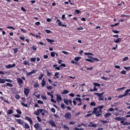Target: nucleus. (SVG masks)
I'll return each mask as SVG.
<instances>
[{"instance_id": "obj_43", "label": "nucleus", "mask_w": 130, "mask_h": 130, "mask_svg": "<svg viewBox=\"0 0 130 130\" xmlns=\"http://www.w3.org/2000/svg\"><path fill=\"white\" fill-rule=\"evenodd\" d=\"M127 115L125 116V118H128V117H130V111L127 113Z\"/></svg>"}, {"instance_id": "obj_38", "label": "nucleus", "mask_w": 130, "mask_h": 130, "mask_svg": "<svg viewBox=\"0 0 130 130\" xmlns=\"http://www.w3.org/2000/svg\"><path fill=\"white\" fill-rule=\"evenodd\" d=\"M119 25V22L116 23L114 24L111 25V27H115V26H118Z\"/></svg>"}, {"instance_id": "obj_33", "label": "nucleus", "mask_w": 130, "mask_h": 130, "mask_svg": "<svg viewBox=\"0 0 130 130\" xmlns=\"http://www.w3.org/2000/svg\"><path fill=\"white\" fill-rule=\"evenodd\" d=\"M67 66H66V64L64 63H61V64L59 65V68H66Z\"/></svg>"}, {"instance_id": "obj_29", "label": "nucleus", "mask_w": 130, "mask_h": 130, "mask_svg": "<svg viewBox=\"0 0 130 130\" xmlns=\"http://www.w3.org/2000/svg\"><path fill=\"white\" fill-rule=\"evenodd\" d=\"M101 78L103 80H105V81H109V78L105 77L104 76L102 77Z\"/></svg>"}, {"instance_id": "obj_56", "label": "nucleus", "mask_w": 130, "mask_h": 130, "mask_svg": "<svg viewBox=\"0 0 130 130\" xmlns=\"http://www.w3.org/2000/svg\"><path fill=\"white\" fill-rule=\"evenodd\" d=\"M21 10L23 12H27V10L25 9V8H24L23 7H21Z\"/></svg>"}, {"instance_id": "obj_18", "label": "nucleus", "mask_w": 130, "mask_h": 130, "mask_svg": "<svg viewBox=\"0 0 130 130\" xmlns=\"http://www.w3.org/2000/svg\"><path fill=\"white\" fill-rule=\"evenodd\" d=\"M56 99H57V101L58 102H59L60 101H61V100H62L61 96L58 94L56 95Z\"/></svg>"}, {"instance_id": "obj_39", "label": "nucleus", "mask_w": 130, "mask_h": 130, "mask_svg": "<svg viewBox=\"0 0 130 130\" xmlns=\"http://www.w3.org/2000/svg\"><path fill=\"white\" fill-rule=\"evenodd\" d=\"M93 85H94V87H100V84H99L98 83H94Z\"/></svg>"}, {"instance_id": "obj_35", "label": "nucleus", "mask_w": 130, "mask_h": 130, "mask_svg": "<svg viewBox=\"0 0 130 130\" xmlns=\"http://www.w3.org/2000/svg\"><path fill=\"white\" fill-rule=\"evenodd\" d=\"M69 92L68 90H64L62 94H69Z\"/></svg>"}, {"instance_id": "obj_36", "label": "nucleus", "mask_w": 130, "mask_h": 130, "mask_svg": "<svg viewBox=\"0 0 130 130\" xmlns=\"http://www.w3.org/2000/svg\"><path fill=\"white\" fill-rule=\"evenodd\" d=\"M21 104L22 106H24V107H28V104H25L23 102H21Z\"/></svg>"}, {"instance_id": "obj_21", "label": "nucleus", "mask_w": 130, "mask_h": 130, "mask_svg": "<svg viewBox=\"0 0 130 130\" xmlns=\"http://www.w3.org/2000/svg\"><path fill=\"white\" fill-rule=\"evenodd\" d=\"M89 58H91V59H92L93 61H94V60H95V61H99V59L96 58V57H88Z\"/></svg>"}, {"instance_id": "obj_23", "label": "nucleus", "mask_w": 130, "mask_h": 130, "mask_svg": "<svg viewBox=\"0 0 130 130\" xmlns=\"http://www.w3.org/2000/svg\"><path fill=\"white\" fill-rule=\"evenodd\" d=\"M120 41H121V38H118L116 40L114 41V42L115 43H119V42H120Z\"/></svg>"}, {"instance_id": "obj_3", "label": "nucleus", "mask_w": 130, "mask_h": 130, "mask_svg": "<svg viewBox=\"0 0 130 130\" xmlns=\"http://www.w3.org/2000/svg\"><path fill=\"white\" fill-rule=\"evenodd\" d=\"M103 94H104V93H95L94 95L98 96L99 101H103L104 100V96H103Z\"/></svg>"}, {"instance_id": "obj_64", "label": "nucleus", "mask_w": 130, "mask_h": 130, "mask_svg": "<svg viewBox=\"0 0 130 130\" xmlns=\"http://www.w3.org/2000/svg\"><path fill=\"white\" fill-rule=\"evenodd\" d=\"M74 129H75V130H84V128H79L78 127H75Z\"/></svg>"}, {"instance_id": "obj_45", "label": "nucleus", "mask_w": 130, "mask_h": 130, "mask_svg": "<svg viewBox=\"0 0 130 130\" xmlns=\"http://www.w3.org/2000/svg\"><path fill=\"white\" fill-rule=\"evenodd\" d=\"M47 76H48V77H50V76H52V73L47 71Z\"/></svg>"}, {"instance_id": "obj_37", "label": "nucleus", "mask_w": 130, "mask_h": 130, "mask_svg": "<svg viewBox=\"0 0 130 130\" xmlns=\"http://www.w3.org/2000/svg\"><path fill=\"white\" fill-rule=\"evenodd\" d=\"M75 100L76 101H79V102H82V99L80 98H76Z\"/></svg>"}, {"instance_id": "obj_48", "label": "nucleus", "mask_w": 130, "mask_h": 130, "mask_svg": "<svg viewBox=\"0 0 130 130\" xmlns=\"http://www.w3.org/2000/svg\"><path fill=\"white\" fill-rule=\"evenodd\" d=\"M44 76V74H41V76L39 77V80H42V78Z\"/></svg>"}, {"instance_id": "obj_51", "label": "nucleus", "mask_w": 130, "mask_h": 130, "mask_svg": "<svg viewBox=\"0 0 130 130\" xmlns=\"http://www.w3.org/2000/svg\"><path fill=\"white\" fill-rule=\"evenodd\" d=\"M124 69L125 70H126V71H127V72H128L129 71V69H130V67H124Z\"/></svg>"}, {"instance_id": "obj_2", "label": "nucleus", "mask_w": 130, "mask_h": 130, "mask_svg": "<svg viewBox=\"0 0 130 130\" xmlns=\"http://www.w3.org/2000/svg\"><path fill=\"white\" fill-rule=\"evenodd\" d=\"M114 119L118 120V121H120L121 123L123 124V125H128V124H130V123H128V122H124L126 120V118L124 117H116L114 118Z\"/></svg>"}, {"instance_id": "obj_54", "label": "nucleus", "mask_w": 130, "mask_h": 130, "mask_svg": "<svg viewBox=\"0 0 130 130\" xmlns=\"http://www.w3.org/2000/svg\"><path fill=\"white\" fill-rule=\"evenodd\" d=\"M51 112H53V113H55V109L54 108H52L51 109Z\"/></svg>"}, {"instance_id": "obj_32", "label": "nucleus", "mask_w": 130, "mask_h": 130, "mask_svg": "<svg viewBox=\"0 0 130 130\" xmlns=\"http://www.w3.org/2000/svg\"><path fill=\"white\" fill-rule=\"evenodd\" d=\"M6 86L7 87H13V84H12L11 83H6Z\"/></svg>"}, {"instance_id": "obj_61", "label": "nucleus", "mask_w": 130, "mask_h": 130, "mask_svg": "<svg viewBox=\"0 0 130 130\" xmlns=\"http://www.w3.org/2000/svg\"><path fill=\"white\" fill-rule=\"evenodd\" d=\"M101 122H103V123H108V121H107L106 120H101Z\"/></svg>"}, {"instance_id": "obj_5", "label": "nucleus", "mask_w": 130, "mask_h": 130, "mask_svg": "<svg viewBox=\"0 0 130 130\" xmlns=\"http://www.w3.org/2000/svg\"><path fill=\"white\" fill-rule=\"evenodd\" d=\"M43 111H44V110L42 109H37V111L34 112V114H35V115L38 116L39 115V114H40V113H42Z\"/></svg>"}, {"instance_id": "obj_16", "label": "nucleus", "mask_w": 130, "mask_h": 130, "mask_svg": "<svg viewBox=\"0 0 130 130\" xmlns=\"http://www.w3.org/2000/svg\"><path fill=\"white\" fill-rule=\"evenodd\" d=\"M17 82L18 83L19 86H21V85H22V84L24 83V82L21 78H17Z\"/></svg>"}, {"instance_id": "obj_7", "label": "nucleus", "mask_w": 130, "mask_h": 130, "mask_svg": "<svg viewBox=\"0 0 130 130\" xmlns=\"http://www.w3.org/2000/svg\"><path fill=\"white\" fill-rule=\"evenodd\" d=\"M29 93H30V89L28 88H24V94L26 96L28 97V95H29Z\"/></svg>"}, {"instance_id": "obj_8", "label": "nucleus", "mask_w": 130, "mask_h": 130, "mask_svg": "<svg viewBox=\"0 0 130 130\" xmlns=\"http://www.w3.org/2000/svg\"><path fill=\"white\" fill-rule=\"evenodd\" d=\"M66 119H71L72 118V114L70 113L67 112L64 114Z\"/></svg>"}, {"instance_id": "obj_40", "label": "nucleus", "mask_w": 130, "mask_h": 130, "mask_svg": "<svg viewBox=\"0 0 130 130\" xmlns=\"http://www.w3.org/2000/svg\"><path fill=\"white\" fill-rule=\"evenodd\" d=\"M64 103H65V104H66V105H69V100L64 99Z\"/></svg>"}, {"instance_id": "obj_9", "label": "nucleus", "mask_w": 130, "mask_h": 130, "mask_svg": "<svg viewBox=\"0 0 130 130\" xmlns=\"http://www.w3.org/2000/svg\"><path fill=\"white\" fill-rule=\"evenodd\" d=\"M48 123L49 124H50L52 127H56V124H55L54 121L50 120L48 121Z\"/></svg>"}, {"instance_id": "obj_34", "label": "nucleus", "mask_w": 130, "mask_h": 130, "mask_svg": "<svg viewBox=\"0 0 130 130\" xmlns=\"http://www.w3.org/2000/svg\"><path fill=\"white\" fill-rule=\"evenodd\" d=\"M93 114H94V113H93V112H92V113L86 114V115L85 116V117H89L90 116H92Z\"/></svg>"}, {"instance_id": "obj_60", "label": "nucleus", "mask_w": 130, "mask_h": 130, "mask_svg": "<svg viewBox=\"0 0 130 130\" xmlns=\"http://www.w3.org/2000/svg\"><path fill=\"white\" fill-rule=\"evenodd\" d=\"M41 97L44 100H47V97H46V96H45V95H42Z\"/></svg>"}, {"instance_id": "obj_17", "label": "nucleus", "mask_w": 130, "mask_h": 130, "mask_svg": "<svg viewBox=\"0 0 130 130\" xmlns=\"http://www.w3.org/2000/svg\"><path fill=\"white\" fill-rule=\"evenodd\" d=\"M59 75V72H56L55 73V74L54 75L53 79H54L55 80H56V79H58V78H59V76H58Z\"/></svg>"}, {"instance_id": "obj_57", "label": "nucleus", "mask_w": 130, "mask_h": 130, "mask_svg": "<svg viewBox=\"0 0 130 130\" xmlns=\"http://www.w3.org/2000/svg\"><path fill=\"white\" fill-rule=\"evenodd\" d=\"M121 74H122V75H125L126 74V71L124 70H122L121 72Z\"/></svg>"}, {"instance_id": "obj_28", "label": "nucleus", "mask_w": 130, "mask_h": 130, "mask_svg": "<svg viewBox=\"0 0 130 130\" xmlns=\"http://www.w3.org/2000/svg\"><path fill=\"white\" fill-rule=\"evenodd\" d=\"M30 60L31 62H35L36 61V58L35 57L30 58Z\"/></svg>"}, {"instance_id": "obj_49", "label": "nucleus", "mask_w": 130, "mask_h": 130, "mask_svg": "<svg viewBox=\"0 0 130 130\" xmlns=\"http://www.w3.org/2000/svg\"><path fill=\"white\" fill-rule=\"evenodd\" d=\"M84 55H93V54L92 53H84Z\"/></svg>"}, {"instance_id": "obj_41", "label": "nucleus", "mask_w": 130, "mask_h": 130, "mask_svg": "<svg viewBox=\"0 0 130 130\" xmlns=\"http://www.w3.org/2000/svg\"><path fill=\"white\" fill-rule=\"evenodd\" d=\"M63 127H64V129L70 130V128L67 125H64Z\"/></svg>"}, {"instance_id": "obj_26", "label": "nucleus", "mask_w": 130, "mask_h": 130, "mask_svg": "<svg viewBox=\"0 0 130 130\" xmlns=\"http://www.w3.org/2000/svg\"><path fill=\"white\" fill-rule=\"evenodd\" d=\"M13 113H14V111H13V110L9 109L7 111L8 114H13Z\"/></svg>"}, {"instance_id": "obj_4", "label": "nucleus", "mask_w": 130, "mask_h": 130, "mask_svg": "<svg viewBox=\"0 0 130 130\" xmlns=\"http://www.w3.org/2000/svg\"><path fill=\"white\" fill-rule=\"evenodd\" d=\"M6 82H8L9 83H12L13 80L11 79H4L0 78V84H5Z\"/></svg>"}, {"instance_id": "obj_50", "label": "nucleus", "mask_w": 130, "mask_h": 130, "mask_svg": "<svg viewBox=\"0 0 130 130\" xmlns=\"http://www.w3.org/2000/svg\"><path fill=\"white\" fill-rule=\"evenodd\" d=\"M7 29H13V30H16V28H14L13 26H7Z\"/></svg>"}, {"instance_id": "obj_11", "label": "nucleus", "mask_w": 130, "mask_h": 130, "mask_svg": "<svg viewBox=\"0 0 130 130\" xmlns=\"http://www.w3.org/2000/svg\"><path fill=\"white\" fill-rule=\"evenodd\" d=\"M25 120H27L30 124V125H32L33 124V121L32 120V119L28 116H26L25 117Z\"/></svg>"}, {"instance_id": "obj_52", "label": "nucleus", "mask_w": 130, "mask_h": 130, "mask_svg": "<svg viewBox=\"0 0 130 130\" xmlns=\"http://www.w3.org/2000/svg\"><path fill=\"white\" fill-rule=\"evenodd\" d=\"M112 32H113V33H115V34H118V33H119V31L117 30H113Z\"/></svg>"}, {"instance_id": "obj_42", "label": "nucleus", "mask_w": 130, "mask_h": 130, "mask_svg": "<svg viewBox=\"0 0 130 130\" xmlns=\"http://www.w3.org/2000/svg\"><path fill=\"white\" fill-rule=\"evenodd\" d=\"M86 61H89V62H94V61L92 59H86Z\"/></svg>"}, {"instance_id": "obj_30", "label": "nucleus", "mask_w": 130, "mask_h": 130, "mask_svg": "<svg viewBox=\"0 0 130 130\" xmlns=\"http://www.w3.org/2000/svg\"><path fill=\"white\" fill-rule=\"evenodd\" d=\"M81 59V57H76L74 59L75 61H79Z\"/></svg>"}, {"instance_id": "obj_15", "label": "nucleus", "mask_w": 130, "mask_h": 130, "mask_svg": "<svg viewBox=\"0 0 130 130\" xmlns=\"http://www.w3.org/2000/svg\"><path fill=\"white\" fill-rule=\"evenodd\" d=\"M37 72V70H32L30 72H28L26 73V76H32V74H35Z\"/></svg>"}, {"instance_id": "obj_12", "label": "nucleus", "mask_w": 130, "mask_h": 130, "mask_svg": "<svg viewBox=\"0 0 130 130\" xmlns=\"http://www.w3.org/2000/svg\"><path fill=\"white\" fill-rule=\"evenodd\" d=\"M15 121L17 122L18 124L23 125V123H24V121L21 119H16Z\"/></svg>"}, {"instance_id": "obj_44", "label": "nucleus", "mask_w": 130, "mask_h": 130, "mask_svg": "<svg viewBox=\"0 0 130 130\" xmlns=\"http://www.w3.org/2000/svg\"><path fill=\"white\" fill-rule=\"evenodd\" d=\"M60 106H61V108H62V109H66V107L64 106V104H63V103L61 104Z\"/></svg>"}, {"instance_id": "obj_62", "label": "nucleus", "mask_w": 130, "mask_h": 130, "mask_svg": "<svg viewBox=\"0 0 130 130\" xmlns=\"http://www.w3.org/2000/svg\"><path fill=\"white\" fill-rule=\"evenodd\" d=\"M125 60H128V57H125L123 59V61H125Z\"/></svg>"}, {"instance_id": "obj_27", "label": "nucleus", "mask_w": 130, "mask_h": 130, "mask_svg": "<svg viewBox=\"0 0 130 130\" xmlns=\"http://www.w3.org/2000/svg\"><path fill=\"white\" fill-rule=\"evenodd\" d=\"M9 72L6 71H0V75H7Z\"/></svg>"}, {"instance_id": "obj_1", "label": "nucleus", "mask_w": 130, "mask_h": 130, "mask_svg": "<svg viewBox=\"0 0 130 130\" xmlns=\"http://www.w3.org/2000/svg\"><path fill=\"white\" fill-rule=\"evenodd\" d=\"M103 106H98L96 108H93V111H92V113L95 114L96 116H100L101 115V113H102V109L103 108Z\"/></svg>"}, {"instance_id": "obj_53", "label": "nucleus", "mask_w": 130, "mask_h": 130, "mask_svg": "<svg viewBox=\"0 0 130 130\" xmlns=\"http://www.w3.org/2000/svg\"><path fill=\"white\" fill-rule=\"evenodd\" d=\"M47 89H48V90H52V86H46Z\"/></svg>"}, {"instance_id": "obj_47", "label": "nucleus", "mask_w": 130, "mask_h": 130, "mask_svg": "<svg viewBox=\"0 0 130 130\" xmlns=\"http://www.w3.org/2000/svg\"><path fill=\"white\" fill-rule=\"evenodd\" d=\"M90 106H96V103L95 102H91Z\"/></svg>"}, {"instance_id": "obj_24", "label": "nucleus", "mask_w": 130, "mask_h": 130, "mask_svg": "<svg viewBox=\"0 0 130 130\" xmlns=\"http://www.w3.org/2000/svg\"><path fill=\"white\" fill-rule=\"evenodd\" d=\"M105 118H108L109 116H111V113H107L106 114L104 115Z\"/></svg>"}, {"instance_id": "obj_20", "label": "nucleus", "mask_w": 130, "mask_h": 130, "mask_svg": "<svg viewBox=\"0 0 130 130\" xmlns=\"http://www.w3.org/2000/svg\"><path fill=\"white\" fill-rule=\"evenodd\" d=\"M53 67L54 68L55 70H57V71H60V67H57V64H54Z\"/></svg>"}, {"instance_id": "obj_6", "label": "nucleus", "mask_w": 130, "mask_h": 130, "mask_svg": "<svg viewBox=\"0 0 130 130\" xmlns=\"http://www.w3.org/2000/svg\"><path fill=\"white\" fill-rule=\"evenodd\" d=\"M34 127L35 128L36 130H42V127H40L39 123H36L34 125Z\"/></svg>"}, {"instance_id": "obj_10", "label": "nucleus", "mask_w": 130, "mask_h": 130, "mask_svg": "<svg viewBox=\"0 0 130 130\" xmlns=\"http://www.w3.org/2000/svg\"><path fill=\"white\" fill-rule=\"evenodd\" d=\"M56 22L58 23V26H62V27H64L65 28H67V25L66 24H62L60 20L57 19Z\"/></svg>"}, {"instance_id": "obj_31", "label": "nucleus", "mask_w": 130, "mask_h": 130, "mask_svg": "<svg viewBox=\"0 0 130 130\" xmlns=\"http://www.w3.org/2000/svg\"><path fill=\"white\" fill-rule=\"evenodd\" d=\"M50 55L52 57H54L55 56V52H51L50 53Z\"/></svg>"}, {"instance_id": "obj_55", "label": "nucleus", "mask_w": 130, "mask_h": 130, "mask_svg": "<svg viewBox=\"0 0 130 130\" xmlns=\"http://www.w3.org/2000/svg\"><path fill=\"white\" fill-rule=\"evenodd\" d=\"M15 98H16V99H20V97L19 94H16L15 96Z\"/></svg>"}, {"instance_id": "obj_19", "label": "nucleus", "mask_w": 130, "mask_h": 130, "mask_svg": "<svg viewBox=\"0 0 130 130\" xmlns=\"http://www.w3.org/2000/svg\"><path fill=\"white\" fill-rule=\"evenodd\" d=\"M41 85H42V87H45V86H46V81H45V80H44V79L42 80V81L41 82Z\"/></svg>"}, {"instance_id": "obj_22", "label": "nucleus", "mask_w": 130, "mask_h": 130, "mask_svg": "<svg viewBox=\"0 0 130 130\" xmlns=\"http://www.w3.org/2000/svg\"><path fill=\"white\" fill-rule=\"evenodd\" d=\"M23 127H24V128H26L27 129H28V128H30V126L27 123H25L24 126H23Z\"/></svg>"}, {"instance_id": "obj_25", "label": "nucleus", "mask_w": 130, "mask_h": 130, "mask_svg": "<svg viewBox=\"0 0 130 130\" xmlns=\"http://www.w3.org/2000/svg\"><path fill=\"white\" fill-rule=\"evenodd\" d=\"M46 41H47L48 42H49V43H50V44H52V42H54V40H51V39H46Z\"/></svg>"}, {"instance_id": "obj_13", "label": "nucleus", "mask_w": 130, "mask_h": 130, "mask_svg": "<svg viewBox=\"0 0 130 130\" xmlns=\"http://www.w3.org/2000/svg\"><path fill=\"white\" fill-rule=\"evenodd\" d=\"M15 67H16V64L13 63L12 64H9L8 65H7L5 66V68H6V69H12L15 68Z\"/></svg>"}, {"instance_id": "obj_46", "label": "nucleus", "mask_w": 130, "mask_h": 130, "mask_svg": "<svg viewBox=\"0 0 130 130\" xmlns=\"http://www.w3.org/2000/svg\"><path fill=\"white\" fill-rule=\"evenodd\" d=\"M37 119H38L39 122H42V120L40 118L39 116H37Z\"/></svg>"}, {"instance_id": "obj_63", "label": "nucleus", "mask_w": 130, "mask_h": 130, "mask_svg": "<svg viewBox=\"0 0 130 130\" xmlns=\"http://www.w3.org/2000/svg\"><path fill=\"white\" fill-rule=\"evenodd\" d=\"M16 112L18 114H22V112L19 110H16Z\"/></svg>"}, {"instance_id": "obj_14", "label": "nucleus", "mask_w": 130, "mask_h": 130, "mask_svg": "<svg viewBox=\"0 0 130 130\" xmlns=\"http://www.w3.org/2000/svg\"><path fill=\"white\" fill-rule=\"evenodd\" d=\"M97 125H98V124H94L93 123V122H90L88 125V127H97Z\"/></svg>"}, {"instance_id": "obj_59", "label": "nucleus", "mask_w": 130, "mask_h": 130, "mask_svg": "<svg viewBox=\"0 0 130 130\" xmlns=\"http://www.w3.org/2000/svg\"><path fill=\"white\" fill-rule=\"evenodd\" d=\"M45 32H46V33H47L48 34H49L51 33L52 31L50 30L46 29Z\"/></svg>"}, {"instance_id": "obj_58", "label": "nucleus", "mask_w": 130, "mask_h": 130, "mask_svg": "<svg viewBox=\"0 0 130 130\" xmlns=\"http://www.w3.org/2000/svg\"><path fill=\"white\" fill-rule=\"evenodd\" d=\"M38 104H43V101H41V100H38Z\"/></svg>"}]
</instances>
